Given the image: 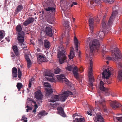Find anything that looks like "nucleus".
<instances>
[{"label": "nucleus", "mask_w": 122, "mask_h": 122, "mask_svg": "<svg viewBox=\"0 0 122 122\" xmlns=\"http://www.w3.org/2000/svg\"><path fill=\"white\" fill-rule=\"evenodd\" d=\"M112 58L110 56L107 57H106V59L107 60H112Z\"/></svg>", "instance_id": "680f3d73"}, {"label": "nucleus", "mask_w": 122, "mask_h": 122, "mask_svg": "<svg viewBox=\"0 0 122 122\" xmlns=\"http://www.w3.org/2000/svg\"><path fill=\"white\" fill-rule=\"evenodd\" d=\"M74 42L76 49L77 52L78 51V47L80 45V42L75 36H74Z\"/></svg>", "instance_id": "aec40b11"}, {"label": "nucleus", "mask_w": 122, "mask_h": 122, "mask_svg": "<svg viewBox=\"0 0 122 122\" xmlns=\"http://www.w3.org/2000/svg\"><path fill=\"white\" fill-rule=\"evenodd\" d=\"M34 20V19L33 18L31 17H29L27 20L24 22L23 25L25 26H27L28 25L32 23Z\"/></svg>", "instance_id": "4be33fe9"}, {"label": "nucleus", "mask_w": 122, "mask_h": 122, "mask_svg": "<svg viewBox=\"0 0 122 122\" xmlns=\"http://www.w3.org/2000/svg\"><path fill=\"white\" fill-rule=\"evenodd\" d=\"M118 78L120 80H122V69L120 70L118 72Z\"/></svg>", "instance_id": "f704fd0d"}, {"label": "nucleus", "mask_w": 122, "mask_h": 122, "mask_svg": "<svg viewBox=\"0 0 122 122\" xmlns=\"http://www.w3.org/2000/svg\"><path fill=\"white\" fill-rule=\"evenodd\" d=\"M111 50L112 56L113 59L115 61L118 59H120L121 55L119 49L116 47V45L114 43V45H111L110 48Z\"/></svg>", "instance_id": "423d86ee"}, {"label": "nucleus", "mask_w": 122, "mask_h": 122, "mask_svg": "<svg viewBox=\"0 0 122 122\" xmlns=\"http://www.w3.org/2000/svg\"><path fill=\"white\" fill-rule=\"evenodd\" d=\"M93 111L92 109H90L88 111L87 114L88 115L91 116L92 115Z\"/></svg>", "instance_id": "8fccbe9b"}, {"label": "nucleus", "mask_w": 122, "mask_h": 122, "mask_svg": "<svg viewBox=\"0 0 122 122\" xmlns=\"http://www.w3.org/2000/svg\"><path fill=\"white\" fill-rule=\"evenodd\" d=\"M13 49L15 54L17 56L19 54V52L17 46H14L12 47Z\"/></svg>", "instance_id": "c756f323"}, {"label": "nucleus", "mask_w": 122, "mask_h": 122, "mask_svg": "<svg viewBox=\"0 0 122 122\" xmlns=\"http://www.w3.org/2000/svg\"><path fill=\"white\" fill-rule=\"evenodd\" d=\"M58 105L57 103H55L53 104V105H52V106L53 107H57V105Z\"/></svg>", "instance_id": "e2e57ef3"}, {"label": "nucleus", "mask_w": 122, "mask_h": 122, "mask_svg": "<svg viewBox=\"0 0 122 122\" xmlns=\"http://www.w3.org/2000/svg\"><path fill=\"white\" fill-rule=\"evenodd\" d=\"M37 59L40 62H44L47 61V59L45 56L43 54H40L37 56Z\"/></svg>", "instance_id": "a211bd4d"}, {"label": "nucleus", "mask_w": 122, "mask_h": 122, "mask_svg": "<svg viewBox=\"0 0 122 122\" xmlns=\"http://www.w3.org/2000/svg\"><path fill=\"white\" fill-rule=\"evenodd\" d=\"M22 121L23 120L24 122H27V118L26 117L25 115H23L22 117V118L20 120Z\"/></svg>", "instance_id": "79ce46f5"}, {"label": "nucleus", "mask_w": 122, "mask_h": 122, "mask_svg": "<svg viewBox=\"0 0 122 122\" xmlns=\"http://www.w3.org/2000/svg\"><path fill=\"white\" fill-rule=\"evenodd\" d=\"M25 59L27 61H30L29 57L28 55L26 54L25 55Z\"/></svg>", "instance_id": "603ef678"}, {"label": "nucleus", "mask_w": 122, "mask_h": 122, "mask_svg": "<svg viewBox=\"0 0 122 122\" xmlns=\"http://www.w3.org/2000/svg\"><path fill=\"white\" fill-rule=\"evenodd\" d=\"M44 46L46 49H49L51 46L50 42L46 40H45L44 42Z\"/></svg>", "instance_id": "393cba45"}, {"label": "nucleus", "mask_w": 122, "mask_h": 122, "mask_svg": "<svg viewBox=\"0 0 122 122\" xmlns=\"http://www.w3.org/2000/svg\"><path fill=\"white\" fill-rule=\"evenodd\" d=\"M31 83H32L31 82H30V81H29V84L28 85V87L29 88H30V87L31 86Z\"/></svg>", "instance_id": "052dcab7"}, {"label": "nucleus", "mask_w": 122, "mask_h": 122, "mask_svg": "<svg viewBox=\"0 0 122 122\" xmlns=\"http://www.w3.org/2000/svg\"><path fill=\"white\" fill-rule=\"evenodd\" d=\"M23 85L21 83H18L17 84L16 86L19 91H20L21 88L22 87Z\"/></svg>", "instance_id": "58836bf2"}, {"label": "nucleus", "mask_w": 122, "mask_h": 122, "mask_svg": "<svg viewBox=\"0 0 122 122\" xmlns=\"http://www.w3.org/2000/svg\"><path fill=\"white\" fill-rule=\"evenodd\" d=\"M100 43L98 40L96 39L93 40L89 43L90 53L89 54L87 52L86 53V58L87 60L90 61V67L89 68L88 75L90 85L93 86V83L94 81L92 73V56L93 52L96 50L98 51L99 49Z\"/></svg>", "instance_id": "f257e3e1"}, {"label": "nucleus", "mask_w": 122, "mask_h": 122, "mask_svg": "<svg viewBox=\"0 0 122 122\" xmlns=\"http://www.w3.org/2000/svg\"><path fill=\"white\" fill-rule=\"evenodd\" d=\"M74 48L73 47L70 48V55H69V58L70 59H73L75 56V54L73 51Z\"/></svg>", "instance_id": "a878e982"}, {"label": "nucleus", "mask_w": 122, "mask_h": 122, "mask_svg": "<svg viewBox=\"0 0 122 122\" xmlns=\"http://www.w3.org/2000/svg\"><path fill=\"white\" fill-rule=\"evenodd\" d=\"M18 78L20 79L22 76V72L21 71L19 68H18Z\"/></svg>", "instance_id": "a19ab883"}, {"label": "nucleus", "mask_w": 122, "mask_h": 122, "mask_svg": "<svg viewBox=\"0 0 122 122\" xmlns=\"http://www.w3.org/2000/svg\"><path fill=\"white\" fill-rule=\"evenodd\" d=\"M103 0L106 2H108L109 3H112L114 1V0Z\"/></svg>", "instance_id": "3c124183"}, {"label": "nucleus", "mask_w": 122, "mask_h": 122, "mask_svg": "<svg viewBox=\"0 0 122 122\" xmlns=\"http://www.w3.org/2000/svg\"><path fill=\"white\" fill-rule=\"evenodd\" d=\"M117 67L119 68H122V64L120 62H118L117 63Z\"/></svg>", "instance_id": "49530a36"}, {"label": "nucleus", "mask_w": 122, "mask_h": 122, "mask_svg": "<svg viewBox=\"0 0 122 122\" xmlns=\"http://www.w3.org/2000/svg\"><path fill=\"white\" fill-rule=\"evenodd\" d=\"M16 31L19 33L21 31L22 28L21 26L20 25H18L16 27Z\"/></svg>", "instance_id": "4c0bfd02"}, {"label": "nucleus", "mask_w": 122, "mask_h": 122, "mask_svg": "<svg viewBox=\"0 0 122 122\" xmlns=\"http://www.w3.org/2000/svg\"><path fill=\"white\" fill-rule=\"evenodd\" d=\"M102 48V53L103 54H104L107 52H108V51L106 50V47L105 46H103Z\"/></svg>", "instance_id": "37998d69"}, {"label": "nucleus", "mask_w": 122, "mask_h": 122, "mask_svg": "<svg viewBox=\"0 0 122 122\" xmlns=\"http://www.w3.org/2000/svg\"><path fill=\"white\" fill-rule=\"evenodd\" d=\"M72 94V93L69 91H65L62 94L59 95H55L53 96L51 98L50 101L54 102L56 101H59L60 99L61 101L64 102L68 96Z\"/></svg>", "instance_id": "20e7f679"}, {"label": "nucleus", "mask_w": 122, "mask_h": 122, "mask_svg": "<svg viewBox=\"0 0 122 122\" xmlns=\"http://www.w3.org/2000/svg\"><path fill=\"white\" fill-rule=\"evenodd\" d=\"M100 0H89L88 2V5H89L90 6L91 5H92L94 4L95 3H97L99 2Z\"/></svg>", "instance_id": "2f4dec72"}, {"label": "nucleus", "mask_w": 122, "mask_h": 122, "mask_svg": "<svg viewBox=\"0 0 122 122\" xmlns=\"http://www.w3.org/2000/svg\"><path fill=\"white\" fill-rule=\"evenodd\" d=\"M73 122H85L83 117L76 118L74 120Z\"/></svg>", "instance_id": "c85d7f7f"}, {"label": "nucleus", "mask_w": 122, "mask_h": 122, "mask_svg": "<svg viewBox=\"0 0 122 122\" xmlns=\"http://www.w3.org/2000/svg\"><path fill=\"white\" fill-rule=\"evenodd\" d=\"M34 20V19L33 18L31 17H29L27 20L24 22L23 25L25 26H27L28 25L32 23Z\"/></svg>", "instance_id": "412c9836"}, {"label": "nucleus", "mask_w": 122, "mask_h": 122, "mask_svg": "<svg viewBox=\"0 0 122 122\" xmlns=\"http://www.w3.org/2000/svg\"><path fill=\"white\" fill-rule=\"evenodd\" d=\"M45 90L46 92V94L48 96L53 92V89L51 88H45Z\"/></svg>", "instance_id": "7c9ffc66"}, {"label": "nucleus", "mask_w": 122, "mask_h": 122, "mask_svg": "<svg viewBox=\"0 0 122 122\" xmlns=\"http://www.w3.org/2000/svg\"><path fill=\"white\" fill-rule=\"evenodd\" d=\"M80 114L79 113H75L73 114V117H75L76 116H80Z\"/></svg>", "instance_id": "4d7b16f0"}, {"label": "nucleus", "mask_w": 122, "mask_h": 122, "mask_svg": "<svg viewBox=\"0 0 122 122\" xmlns=\"http://www.w3.org/2000/svg\"><path fill=\"white\" fill-rule=\"evenodd\" d=\"M26 107L27 108L26 110V111L27 112H30L31 111L32 109V108L31 107H29L28 105L26 106Z\"/></svg>", "instance_id": "09e8293b"}, {"label": "nucleus", "mask_w": 122, "mask_h": 122, "mask_svg": "<svg viewBox=\"0 0 122 122\" xmlns=\"http://www.w3.org/2000/svg\"><path fill=\"white\" fill-rule=\"evenodd\" d=\"M34 79L32 78L29 81H30L31 82V83H32V82L33 81H34Z\"/></svg>", "instance_id": "338daca9"}, {"label": "nucleus", "mask_w": 122, "mask_h": 122, "mask_svg": "<svg viewBox=\"0 0 122 122\" xmlns=\"http://www.w3.org/2000/svg\"><path fill=\"white\" fill-rule=\"evenodd\" d=\"M94 20V19L92 18H90L89 20V27L91 33H92L93 32V24Z\"/></svg>", "instance_id": "6ab92c4d"}, {"label": "nucleus", "mask_w": 122, "mask_h": 122, "mask_svg": "<svg viewBox=\"0 0 122 122\" xmlns=\"http://www.w3.org/2000/svg\"><path fill=\"white\" fill-rule=\"evenodd\" d=\"M70 42V40L69 39L67 40L65 42V44L66 46L68 45Z\"/></svg>", "instance_id": "bf43d9fd"}, {"label": "nucleus", "mask_w": 122, "mask_h": 122, "mask_svg": "<svg viewBox=\"0 0 122 122\" xmlns=\"http://www.w3.org/2000/svg\"><path fill=\"white\" fill-rule=\"evenodd\" d=\"M12 78L13 79L14 78H16L17 77V69L15 67L13 68L12 69Z\"/></svg>", "instance_id": "5701e85b"}, {"label": "nucleus", "mask_w": 122, "mask_h": 122, "mask_svg": "<svg viewBox=\"0 0 122 122\" xmlns=\"http://www.w3.org/2000/svg\"><path fill=\"white\" fill-rule=\"evenodd\" d=\"M53 74L51 73L50 71H48L45 72V78L48 80L52 82L55 81V79L53 78Z\"/></svg>", "instance_id": "9b49d317"}, {"label": "nucleus", "mask_w": 122, "mask_h": 122, "mask_svg": "<svg viewBox=\"0 0 122 122\" xmlns=\"http://www.w3.org/2000/svg\"><path fill=\"white\" fill-rule=\"evenodd\" d=\"M99 95L97 96V101H95L96 105L97 107H98L99 106H101L102 107L104 111L106 112L107 111V109L105 105V102L103 97L100 95L99 93H98Z\"/></svg>", "instance_id": "6e6552de"}, {"label": "nucleus", "mask_w": 122, "mask_h": 122, "mask_svg": "<svg viewBox=\"0 0 122 122\" xmlns=\"http://www.w3.org/2000/svg\"><path fill=\"white\" fill-rule=\"evenodd\" d=\"M104 83L102 81H101L99 85L100 89L102 91L105 92V95L107 96H109L110 92L108 89L105 87L104 86Z\"/></svg>", "instance_id": "1a4fd4ad"}, {"label": "nucleus", "mask_w": 122, "mask_h": 122, "mask_svg": "<svg viewBox=\"0 0 122 122\" xmlns=\"http://www.w3.org/2000/svg\"><path fill=\"white\" fill-rule=\"evenodd\" d=\"M35 97L38 102L39 101L40 102H42L41 100L43 96L40 90H39L35 92Z\"/></svg>", "instance_id": "4468645a"}, {"label": "nucleus", "mask_w": 122, "mask_h": 122, "mask_svg": "<svg viewBox=\"0 0 122 122\" xmlns=\"http://www.w3.org/2000/svg\"><path fill=\"white\" fill-rule=\"evenodd\" d=\"M57 109L58 111V112L59 114L63 117H66V115L64 112L63 108L62 107H58Z\"/></svg>", "instance_id": "b1692460"}, {"label": "nucleus", "mask_w": 122, "mask_h": 122, "mask_svg": "<svg viewBox=\"0 0 122 122\" xmlns=\"http://www.w3.org/2000/svg\"><path fill=\"white\" fill-rule=\"evenodd\" d=\"M55 73L56 74H57L60 71V68L57 67L54 70Z\"/></svg>", "instance_id": "de8ad7c7"}, {"label": "nucleus", "mask_w": 122, "mask_h": 122, "mask_svg": "<svg viewBox=\"0 0 122 122\" xmlns=\"http://www.w3.org/2000/svg\"><path fill=\"white\" fill-rule=\"evenodd\" d=\"M119 9L118 7L117 6H113L112 8V13L107 23L104 20H103L102 22V26L103 28V31H100L98 34V36L96 34V38H97L99 40L103 39L105 34L107 33L111 30V26L112 25V22L117 13L118 10Z\"/></svg>", "instance_id": "f03ea898"}, {"label": "nucleus", "mask_w": 122, "mask_h": 122, "mask_svg": "<svg viewBox=\"0 0 122 122\" xmlns=\"http://www.w3.org/2000/svg\"><path fill=\"white\" fill-rule=\"evenodd\" d=\"M5 35L4 31L3 30H0V41L4 37Z\"/></svg>", "instance_id": "72a5a7b5"}, {"label": "nucleus", "mask_w": 122, "mask_h": 122, "mask_svg": "<svg viewBox=\"0 0 122 122\" xmlns=\"http://www.w3.org/2000/svg\"><path fill=\"white\" fill-rule=\"evenodd\" d=\"M102 70L103 71L102 73L103 80L107 84H110L111 82L108 81L112 74V68L110 67L106 68L105 66H103L102 68Z\"/></svg>", "instance_id": "7ed1b4c3"}, {"label": "nucleus", "mask_w": 122, "mask_h": 122, "mask_svg": "<svg viewBox=\"0 0 122 122\" xmlns=\"http://www.w3.org/2000/svg\"><path fill=\"white\" fill-rule=\"evenodd\" d=\"M60 5L62 10L64 11V13L65 16L67 18L69 17V15H70L71 14L69 12L67 11V10L70 9L71 7H72L74 5H77V3L76 2H73L72 4L70 5L67 2L66 0H60Z\"/></svg>", "instance_id": "39448f33"}, {"label": "nucleus", "mask_w": 122, "mask_h": 122, "mask_svg": "<svg viewBox=\"0 0 122 122\" xmlns=\"http://www.w3.org/2000/svg\"><path fill=\"white\" fill-rule=\"evenodd\" d=\"M27 67L29 68L30 67L31 65V61H27Z\"/></svg>", "instance_id": "864d4df0"}, {"label": "nucleus", "mask_w": 122, "mask_h": 122, "mask_svg": "<svg viewBox=\"0 0 122 122\" xmlns=\"http://www.w3.org/2000/svg\"><path fill=\"white\" fill-rule=\"evenodd\" d=\"M41 13L42 14H41L40 15V17H42L43 16V15H45V12L44 10H42Z\"/></svg>", "instance_id": "6e6d98bb"}, {"label": "nucleus", "mask_w": 122, "mask_h": 122, "mask_svg": "<svg viewBox=\"0 0 122 122\" xmlns=\"http://www.w3.org/2000/svg\"><path fill=\"white\" fill-rule=\"evenodd\" d=\"M83 71V68L82 67H81L80 68L78 69L76 66H75L74 67L73 70V74L77 79H78L79 78L78 72H82Z\"/></svg>", "instance_id": "9d476101"}, {"label": "nucleus", "mask_w": 122, "mask_h": 122, "mask_svg": "<svg viewBox=\"0 0 122 122\" xmlns=\"http://www.w3.org/2000/svg\"><path fill=\"white\" fill-rule=\"evenodd\" d=\"M24 34L23 32L18 33V40L20 43H22L24 42Z\"/></svg>", "instance_id": "dca6fc26"}, {"label": "nucleus", "mask_w": 122, "mask_h": 122, "mask_svg": "<svg viewBox=\"0 0 122 122\" xmlns=\"http://www.w3.org/2000/svg\"><path fill=\"white\" fill-rule=\"evenodd\" d=\"M95 117H94V119L95 122H104L102 116L100 115V114L98 115V114H95Z\"/></svg>", "instance_id": "2eb2a0df"}, {"label": "nucleus", "mask_w": 122, "mask_h": 122, "mask_svg": "<svg viewBox=\"0 0 122 122\" xmlns=\"http://www.w3.org/2000/svg\"><path fill=\"white\" fill-rule=\"evenodd\" d=\"M64 26L68 28L69 26V22L68 21L65 22H64Z\"/></svg>", "instance_id": "5fc2aeb1"}, {"label": "nucleus", "mask_w": 122, "mask_h": 122, "mask_svg": "<svg viewBox=\"0 0 122 122\" xmlns=\"http://www.w3.org/2000/svg\"><path fill=\"white\" fill-rule=\"evenodd\" d=\"M44 86L45 87H51V86L50 84L47 82H45L44 83Z\"/></svg>", "instance_id": "c03bdc74"}, {"label": "nucleus", "mask_w": 122, "mask_h": 122, "mask_svg": "<svg viewBox=\"0 0 122 122\" xmlns=\"http://www.w3.org/2000/svg\"><path fill=\"white\" fill-rule=\"evenodd\" d=\"M114 119V120H117L121 122H122V117H113Z\"/></svg>", "instance_id": "ea45409f"}, {"label": "nucleus", "mask_w": 122, "mask_h": 122, "mask_svg": "<svg viewBox=\"0 0 122 122\" xmlns=\"http://www.w3.org/2000/svg\"><path fill=\"white\" fill-rule=\"evenodd\" d=\"M95 21L98 22L99 21V18L98 17H97L96 19H95Z\"/></svg>", "instance_id": "0e129e2a"}, {"label": "nucleus", "mask_w": 122, "mask_h": 122, "mask_svg": "<svg viewBox=\"0 0 122 122\" xmlns=\"http://www.w3.org/2000/svg\"><path fill=\"white\" fill-rule=\"evenodd\" d=\"M27 104H28V103H29V102H31V103H33L35 104L34 105V107H35L34 109H36L38 107V106L37 104H36V102L33 100H31V99L30 98H28L27 99Z\"/></svg>", "instance_id": "cd10ccee"}, {"label": "nucleus", "mask_w": 122, "mask_h": 122, "mask_svg": "<svg viewBox=\"0 0 122 122\" xmlns=\"http://www.w3.org/2000/svg\"><path fill=\"white\" fill-rule=\"evenodd\" d=\"M56 77L58 81L61 82H63L64 81L66 82V83L68 85L70 84V82H69L68 80L65 77V76L63 74H61L60 75H57L56 76Z\"/></svg>", "instance_id": "f8f14e48"}, {"label": "nucleus", "mask_w": 122, "mask_h": 122, "mask_svg": "<svg viewBox=\"0 0 122 122\" xmlns=\"http://www.w3.org/2000/svg\"><path fill=\"white\" fill-rule=\"evenodd\" d=\"M65 49L62 45L60 46L58 49V50L61 51L59 52L58 57L59 59V62L61 64H62L64 62L66 58Z\"/></svg>", "instance_id": "0eeeda50"}, {"label": "nucleus", "mask_w": 122, "mask_h": 122, "mask_svg": "<svg viewBox=\"0 0 122 122\" xmlns=\"http://www.w3.org/2000/svg\"><path fill=\"white\" fill-rule=\"evenodd\" d=\"M41 39H38V42L40 45H43V41L42 40V38L45 36V34L44 32H41Z\"/></svg>", "instance_id": "bb28decb"}, {"label": "nucleus", "mask_w": 122, "mask_h": 122, "mask_svg": "<svg viewBox=\"0 0 122 122\" xmlns=\"http://www.w3.org/2000/svg\"><path fill=\"white\" fill-rule=\"evenodd\" d=\"M47 113H46L45 111H43L40 112L38 115V117H40L41 116L47 115Z\"/></svg>", "instance_id": "c9c22d12"}, {"label": "nucleus", "mask_w": 122, "mask_h": 122, "mask_svg": "<svg viewBox=\"0 0 122 122\" xmlns=\"http://www.w3.org/2000/svg\"><path fill=\"white\" fill-rule=\"evenodd\" d=\"M51 28V26H49L46 28V32L47 35L50 37H51L53 35Z\"/></svg>", "instance_id": "f3484780"}, {"label": "nucleus", "mask_w": 122, "mask_h": 122, "mask_svg": "<svg viewBox=\"0 0 122 122\" xmlns=\"http://www.w3.org/2000/svg\"><path fill=\"white\" fill-rule=\"evenodd\" d=\"M6 40L8 42H9L10 41V40L9 37H6L5 38Z\"/></svg>", "instance_id": "774afa93"}, {"label": "nucleus", "mask_w": 122, "mask_h": 122, "mask_svg": "<svg viewBox=\"0 0 122 122\" xmlns=\"http://www.w3.org/2000/svg\"><path fill=\"white\" fill-rule=\"evenodd\" d=\"M110 105L114 109L120 107L122 106L121 104L116 101L112 102L110 103Z\"/></svg>", "instance_id": "ddd939ff"}, {"label": "nucleus", "mask_w": 122, "mask_h": 122, "mask_svg": "<svg viewBox=\"0 0 122 122\" xmlns=\"http://www.w3.org/2000/svg\"><path fill=\"white\" fill-rule=\"evenodd\" d=\"M11 56L13 58H12L13 59H14L15 55L13 53H12V54L11 55Z\"/></svg>", "instance_id": "69168bd1"}, {"label": "nucleus", "mask_w": 122, "mask_h": 122, "mask_svg": "<svg viewBox=\"0 0 122 122\" xmlns=\"http://www.w3.org/2000/svg\"><path fill=\"white\" fill-rule=\"evenodd\" d=\"M44 9L46 11H49L51 10L52 12H54L55 11V8H53L52 7L49 6L47 8H45Z\"/></svg>", "instance_id": "473e14b6"}, {"label": "nucleus", "mask_w": 122, "mask_h": 122, "mask_svg": "<svg viewBox=\"0 0 122 122\" xmlns=\"http://www.w3.org/2000/svg\"><path fill=\"white\" fill-rule=\"evenodd\" d=\"M21 46L22 48H24L27 47V46L24 43H22L21 44Z\"/></svg>", "instance_id": "13d9d810"}, {"label": "nucleus", "mask_w": 122, "mask_h": 122, "mask_svg": "<svg viewBox=\"0 0 122 122\" xmlns=\"http://www.w3.org/2000/svg\"><path fill=\"white\" fill-rule=\"evenodd\" d=\"M73 68L72 66H67V67H66V69L69 71H71Z\"/></svg>", "instance_id": "a18cd8bd"}, {"label": "nucleus", "mask_w": 122, "mask_h": 122, "mask_svg": "<svg viewBox=\"0 0 122 122\" xmlns=\"http://www.w3.org/2000/svg\"><path fill=\"white\" fill-rule=\"evenodd\" d=\"M23 9V7L22 5H19L16 9L15 12L17 13L19 11H20Z\"/></svg>", "instance_id": "e433bc0d"}]
</instances>
